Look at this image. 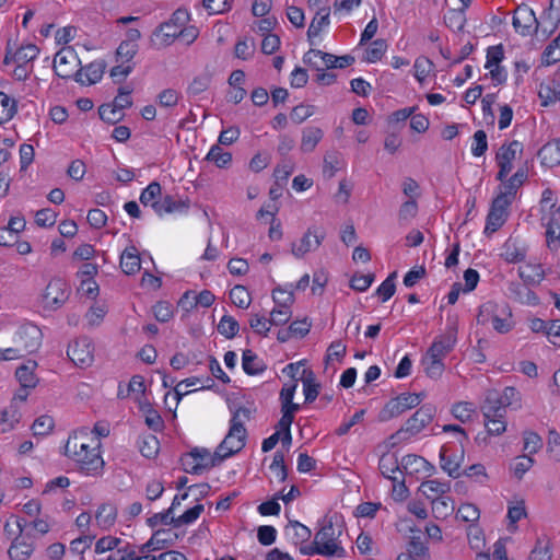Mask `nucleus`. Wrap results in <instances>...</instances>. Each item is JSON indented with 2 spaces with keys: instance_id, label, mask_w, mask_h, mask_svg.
<instances>
[{
  "instance_id": "obj_5",
  "label": "nucleus",
  "mask_w": 560,
  "mask_h": 560,
  "mask_svg": "<svg viewBox=\"0 0 560 560\" xmlns=\"http://www.w3.org/2000/svg\"><path fill=\"white\" fill-rule=\"evenodd\" d=\"M508 407H512L513 409L521 408V394L514 387H505L500 396L497 394H489L485 405L482 406L483 416H505Z\"/></svg>"
},
{
  "instance_id": "obj_27",
  "label": "nucleus",
  "mask_w": 560,
  "mask_h": 560,
  "mask_svg": "<svg viewBox=\"0 0 560 560\" xmlns=\"http://www.w3.org/2000/svg\"><path fill=\"white\" fill-rule=\"evenodd\" d=\"M22 419V412L15 404L7 406L0 411V434L13 431Z\"/></svg>"
},
{
  "instance_id": "obj_13",
  "label": "nucleus",
  "mask_w": 560,
  "mask_h": 560,
  "mask_svg": "<svg viewBox=\"0 0 560 560\" xmlns=\"http://www.w3.org/2000/svg\"><path fill=\"white\" fill-rule=\"evenodd\" d=\"M325 238V233L317 228H308L302 237L293 242L291 253L295 258H303L307 253L317 249Z\"/></svg>"
},
{
  "instance_id": "obj_37",
  "label": "nucleus",
  "mask_w": 560,
  "mask_h": 560,
  "mask_svg": "<svg viewBox=\"0 0 560 560\" xmlns=\"http://www.w3.org/2000/svg\"><path fill=\"white\" fill-rule=\"evenodd\" d=\"M243 370L248 375H257L266 370V364L252 350H245L242 358Z\"/></svg>"
},
{
  "instance_id": "obj_60",
  "label": "nucleus",
  "mask_w": 560,
  "mask_h": 560,
  "mask_svg": "<svg viewBox=\"0 0 560 560\" xmlns=\"http://www.w3.org/2000/svg\"><path fill=\"white\" fill-rule=\"evenodd\" d=\"M54 425V419L50 416L44 415L35 419L32 431L35 436H44L50 433Z\"/></svg>"
},
{
  "instance_id": "obj_19",
  "label": "nucleus",
  "mask_w": 560,
  "mask_h": 560,
  "mask_svg": "<svg viewBox=\"0 0 560 560\" xmlns=\"http://www.w3.org/2000/svg\"><path fill=\"white\" fill-rule=\"evenodd\" d=\"M508 208L509 206L501 203V201H492L491 209L487 215L486 234L497 232L504 224L508 219Z\"/></svg>"
},
{
  "instance_id": "obj_41",
  "label": "nucleus",
  "mask_w": 560,
  "mask_h": 560,
  "mask_svg": "<svg viewBox=\"0 0 560 560\" xmlns=\"http://www.w3.org/2000/svg\"><path fill=\"white\" fill-rule=\"evenodd\" d=\"M502 257L510 264H516L525 259L526 250L516 241L508 240L503 246Z\"/></svg>"
},
{
  "instance_id": "obj_18",
  "label": "nucleus",
  "mask_w": 560,
  "mask_h": 560,
  "mask_svg": "<svg viewBox=\"0 0 560 560\" xmlns=\"http://www.w3.org/2000/svg\"><path fill=\"white\" fill-rule=\"evenodd\" d=\"M560 23V0H551L549 8L542 12L538 20L539 32L548 37Z\"/></svg>"
},
{
  "instance_id": "obj_22",
  "label": "nucleus",
  "mask_w": 560,
  "mask_h": 560,
  "mask_svg": "<svg viewBox=\"0 0 560 560\" xmlns=\"http://www.w3.org/2000/svg\"><path fill=\"white\" fill-rule=\"evenodd\" d=\"M105 67L106 65L103 60L93 61L75 72L77 81L85 85L95 84L103 78Z\"/></svg>"
},
{
  "instance_id": "obj_51",
  "label": "nucleus",
  "mask_w": 560,
  "mask_h": 560,
  "mask_svg": "<svg viewBox=\"0 0 560 560\" xmlns=\"http://www.w3.org/2000/svg\"><path fill=\"white\" fill-rule=\"evenodd\" d=\"M444 21L447 27H450L452 31H463L466 24L464 9L448 10L444 15Z\"/></svg>"
},
{
  "instance_id": "obj_4",
  "label": "nucleus",
  "mask_w": 560,
  "mask_h": 560,
  "mask_svg": "<svg viewBox=\"0 0 560 560\" xmlns=\"http://www.w3.org/2000/svg\"><path fill=\"white\" fill-rule=\"evenodd\" d=\"M477 323L480 325H491L499 334H508L514 327L512 311L509 305L498 304L493 301H488L480 305Z\"/></svg>"
},
{
  "instance_id": "obj_59",
  "label": "nucleus",
  "mask_w": 560,
  "mask_h": 560,
  "mask_svg": "<svg viewBox=\"0 0 560 560\" xmlns=\"http://www.w3.org/2000/svg\"><path fill=\"white\" fill-rule=\"evenodd\" d=\"M425 374L431 378H439L444 372V363L439 359L424 355L422 359Z\"/></svg>"
},
{
  "instance_id": "obj_31",
  "label": "nucleus",
  "mask_w": 560,
  "mask_h": 560,
  "mask_svg": "<svg viewBox=\"0 0 560 560\" xmlns=\"http://www.w3.org/2000/svg\"><path fill=\"white\" fill-rule=\"evenodd\" d=\"M120 267L126 275H135L141 268V259L135 246L127 247L120 255Z\"/></svg>"
},
{
  "instance_id": "obj_24",
  "label": "nucleus",
  "mask_w": 560,
  "mask_h": 560,
  "mask_svg": "<svg viewBox=\"0 0 560 560\" xmlns=\"http://www.w3.org/2000/svg\"><path fill=\"white\" fill-rule=\"evenodd\" d=\"M324 138V130L317 126H306L302 129L300 150L303 153L313 152Z\"/></svg>"
},
{
  "instance_id": "obj_29",
  "label": "nucleus",
  "mask_w": 560,
  "mask_h": 560,
  "mask_svg": "<svg viewBox=\"0 0 560 560\" xmlns=\"http://www.w3.org/2000/svg\"><path fill=\"white\" fill-rule=\"evenodd\" d=\"M450 490V482H443L439 479L423 481L419 487V491L430 501L445 495Z\"/></svg>"
},
{
  "instance_id": "obj_50",
  "label": "nucleus",
  "mask_w": 560,
  "mask_h": 560,
  "mask_svg": "<svg viewBox=\"0 0 560 560\" xmlns=\"http://www.w3.org/2000/svg\"><path fill=\"white\" fill-rule=\"evenodd\" d=\"M388 48L385 39L378 38L371 43L365 50V60L374 63L382 59Z\"/></svg>"
},
{
  "instance_id": "obj_62",
  "label": "nucleus",
  "mask_w": 560,
  "mask_h": 560,
  "mask_svg": "<svg viewBox=\"0 0 560 560\" xmlns=\"http://www.w3.org/2000/svg\"><path fill=\"white\" fill-rule=\"evenodd\" d=\"M98 114L102 120L109 124H116L124 117V113L120 112V109H118L113 103L101 105Z\"/></svg>"
},
{
  "instance_id": "obj_9",
  "label": "nucleus",
  "mask_w": 560,
  "mask_h": 560,
  "mask_svg": "<svg viewBox=\"0 0 560 560\" xmlns=\"http://www.w3.org/2000/svg\"><path fill=\"white\" fill-rule=\"evenodd\" d=\"M522 151L523 144L516 140L501 145L495 155L499 166V172L497 174L498 180L503 182L506 178L513 170V161L522 153Z\"/></svg>"
},
{
  "instance_id": "obj_23",
  "label": "nucleus",
  "mask_w": 560,
  "mask_h": 560,
  "mask_svg": "<svg viewBox=\"0 0 560 560\" xmlns=\"http://www.w3.org/2000/svg\"><path fill=\"white\" fill-rule=\"evenodd\" d=\"M378 469L381 474L389 480H393V477L404 476L401 462L399 463L395 453H384L380 458Z\"/></svg>"
},
{
  "instance_id": "obj_40",
  "label": "nucleus",
  "mask_w": 560,
  "mask_h": 560,
  "mask_svg": "<svg viewBox=\"0 0 560 560\" xmlns=\"http://www.w3.org/2000/svg\"><path fill=\"white\" fill-rule=\"evenodd\" d=\"M212 77L209 72H202L196 75L187 86V94L191 97H198L210 86Z\"/></svg>"
},
{
  "instance_id": "obj_42",
  "label": "nucleus",
  "mask_w": 560,
  "mask_h": 560,
  "mask_svg": "<svg viewBox=\"0 0 560 560\" xmlns=\"http://www.w3.org/2000/svg\"><path fill=\"white\" fill-rule=\"evenodd\" d=\"M140 453L147 458H154L160 451V442L153 434H143L138 440Z\"/></svg>"
},
{
  "instance_id": "obj_12",
  "label": "nucleus",
  "mask_w": 560,
  "mask_h": 560,
  "mask_svg": "<svg viewBox=\"0 0 560 560\" xmlns=\"http://www.w3.org/2000/svg\"><path fill=\"white\" fill-rule=\"evenodd\" d=\"M218 463L220 462L215 453L211 455L206 448H195L188 454L184 466L187 472L199 475L203 470L215 466Z\"/></svg>"
},
{
  "instance_id": "obj_8",
  "label": "nucleus",
  "mask_w": 560,
  "mask_h": 560,
  "mask_svg": "<svg viewBox=\"0 0 560 560\" xmlns=\"http://www.w3.org/2000/svg\"><path fill=\"white\" fill-rule=\"evenodd\" d=\"M42 330L32 323L22 324L15 331L13 341L19 345L25 353L37 351L42 345Z\"/></svg>"
},
{
  "instance_id": "obj_43",
  "label": "nucleus",
  "mask_w": 560,
  "mask_h": 560,
  "mask_svg": "<svg viewBox=\"0 0 560 560\" xmlns=\"http://www.w3.org/2000/svg\"><path fill=\"white\" fill-rule=\"evenodd\" d=\"M527 516L525 502L523 500H516L512 502L508 508V520H509V530H516V523L522 518Z\"/></svg>"
},
{
  "instance_id": "obj_44",
  "label": "nucleus",
  "mask_w": 560,
  "mask_h": 560,
  "mask_svg": "<svg viewBox=\"0 0 560 560\" xmlns=\"http://www.w3.org/2000/svg\"><path fill=\"white\" fill-rule=\"evenodd\" d=\"M36 362L31 364L21 365L16 369L15 376L24 388H34L37 384V378L34 374Z\"/></svg>"
},
{
  "instance_id": "obj_46",
  "label": "nucleus",
  "mask_w": 560,
  "mask_h": 560,
  "mask_svg": "<svg viewBox=\"0 0 560 560\" xmlns=\"http://www.w3.org/2000/svg\"><path fill=\"white\" fill-rule=\"evenodd\" d=\"M206 160L214 163L219 168H225L232 162V154L224 151L219 144H213L207 153Z\"/></svg>"
},
{
  "instance_id": "obj_7",
  "label": "nucleus",
  "mask_w": 560,
  "mask_h": 560,
  "mask_svg": "<svg viewBox=\"0 0 560 560\" xmlns=\"http://www.w3.org/2000/svg\"><path fill=\"white\" fill-rule=\"evenodd\" d=\"M422 401V396L415 393H402L392 398L380 411V421L386 422L400 416L409 409L417 407Z\"/></svg>"
},
{
  "instance_id": "obj_33",
  "label": "nucleus",
  "mask_w": 560,
  "mask_h": 560,
  "mask_svg": "<svg viewBox=\"0 0 560 560\" xmlns=\"http://www.w3.org/2000/svg\"><path fill=\"white\" fill-rule=\"evenodd\" d=\"M284 534L294 545L305 542L312 536L311 529L298 521H290Z\"/></svg>"
},
{
  "instance_id": "obj_52",
  "label": "nucleus",
  "mask_w": 560,
  "mask_h": 560,
  "mask_svg": "<svg viewBox=\"0 0 560 560\" xmlns=\"http://www.w3.org/2000/svg\"><path fill=\"white\" fill-rule=\"evenodd\" d=\"M433 68L434 65L429 58L424 56L418 57L413 63L415 78L419 83H423Z\"/></svg>"
},
{
  "instance_id": "obj_61",
  "label": "nucleus",
  "mask_w": 560,
  "mask_h": 560,
  "mask_svg": "<svg viewBox=\"0 0 560 560\" xmlns=\"http://www.w3.org/2000/svg\"><path fill=\"white\" fill-rule=\"evenodd\" d=\"M560 61V42L555 38L544 50L541 56V65L551 66Z\"/></svg>"
},
{
  "instance_id": "obj_20",
  "label": "nucleus",
  "mask_w": 560,
  "mask_h": 560,
  "mask_svg": "<svg viewBox=\"0 0 560 560\" xmlns=\"http://www.w3.org/2000/svg\"><path fill=\"white\" fill-rule=\"evenodd\" d=\"M401 468L404 475L419 476L429 475L433 469V466L422 456L408 454L401 459Z\"/></svg>"
},
{
  "instance_id": "obj_10",
  "label": "nucleus",
  "mask_w": 560,
  "mask_h": 560,
  "mask_svg": "<svg viewBox=\"0 0 560 560\" xmlns=\"http://www.w3.org/2000/svg\"><path fill=\"white\" fill-rule=\"evenodd\" d=\"M68 298L67 282L61 278H54L48 282L43 293V304L45 308L56 310L65 304Z\"/></svg>"
},
{
  "instance_id": "obj_34",
  "label": "nucleus",
  "mask_w": 560,
  "mask_h": 560,
  "mask_svg": "<svg viewBox=\"0 0 560 560\" xmlns=\"http://www.w3.org/2000/svg\"><path fill=\"white\" fill-rule=\"evenodd\" d=\"M292 317V301L291 298H287L280 304H275V307L270 312V322L273 326H281L287 324Z\"/></svg>"
},
{
  "instance_id": "obj_25",
  "label": "nucleus",
  "mask_w": 560,
  "mask_h": 560,
  "mask_svg": "<svg viewBox=\"0 0 560 560\" xmlns=\"http://www.w3.org/2000/svg\"><path fill=\"white\" fill-rule=\"evenodd\" d=\"M538 158L544 166L555 167L560 165V139L544 144L538 151Z\"/></svg>"
},
{
  "instance_id": "obj_64",
  "label": "nucleus",
  "mask_w": 560,
  "mask_h": 560,
  "mask_svg": "<svg viewBox=\"0 0 560 560\" xmlns=\"http://www.w3.org/2000/svg\"><path fill=\"white\" fill-rule=\"evenodd\" d=\"M467 538L471 549L480 551L485 546V536L481 528L471 524L467 530Z\"/></svg>"
},
{
  "instance_id": "obj_14",
  "label": "nucleus",
  "mask_w": 560,
  "mask_h": 560,
  "mask_svg": "<svg viewBox=\"0 0 560 560\" xmlns=\"http://www.w3.org/2000/svg\"><path fill=\"white\" fill-rule=\"evenodd\" d=\"M457 327L455 323L447 326L446 332L443 336L435 338L431 347L427 351V355L439 359L441 361L453 350L457 341Z\"/></svg>"
},
{
  "instance_id": "obj_47",
  "label": "nucleus",
  "mask_w": 560,
  "mask_h": 560,
  "mask_svg": "<svg viewBox=\"0 0 560 560\" xmlns=\"http://www.w3.org/2000/svg\"><path fill=\"white\" fill-rule=\"evenodd\" d=\"M431 504L433 516L439 520L446 518L454 511L451 499L445 495L431 501Z\"/></svg>"
},
{
  "instance_id": "obj_30",
  "label": "nucleus",
  "mask_w": 560,
  "mask_h": 560,
  "mask_svg": "<svg viewBox=\"0 0 560 560\" xmlns=\"http://www.w3.org/2000/svg\"><path fill=\"white\" fill-rule=\"evenodd\" d=\"M330 24V9L329 7H323L319 8L315 16L313 18L308 30H307V37L310 40H312L314 37L319 36L320 32L328 27Z\"/></svg>"
},
{
  "instance_id": "obj_63",
  "label": "nucleus",
  "mask_w": 560,
  "mask_h": 560,
  "mask_svg": "<svg viewBox=\"0 0 560 560\" xmlns=\"http://www.w3.org/2000/svg\"><path fill=\"white\" fill-rule=\"evenodd\" d=\"M418 213V203L416 199H408L405 201L398 211V220L400 223H408Z\"/></svg>"
},
{
  "instance_id": "obj_17",
  "label": "nucleus",
  "mask_w": 560,
  "mask_h": 560,
  "mask_svg": "<svg viewBox=\"0 0 560 560\" xmlns=\"http://www.w3.org/2000/svg\"><path fill=\"white\" fill-rule=\"evenodd\" d=\"M434 413L433 406L423 405L406 421L401 431L411 435L418 434L432 421Z\"/></svg>"
},
{
  "instance_id": "obj_53",
  "label": "nucleus",
  "mask_w": 560,
  "mask_h": 560,
  "mask_svg": "<svg viewBox=\"0 0 560 560\" xmlns=\"http://www.w3.org/2000/svg\"><path fill=\"white\" fill-rule=\"evenodd\" d=\"M230 299L235 306L243 310L248 308L252 302L249 292L243 285H235L230 291Z\"/></svg>"
},
{
  "instance_id": "obj_57",
  "label": "nucleus",
  "mask_w": 560,
  "mask_h": 560,
  "mask_svg": "<svg viewBox=\"0 0 560 560\" xmlns=\"http://www.w3.org/2000/svg\"><path fill=\"white\" fill-rule=\"evenodd\" d=\"M441 467L447 472L450 477L457 478L459 477V463L456 456L452 454H447L446 451H441Z\"/></svg>"
},
{
  "instance_id": "obj_26",
  "label": "nucleus",
  "mask_w": 560,
  "mask_h": 560,
  "mask_svg": "<svg viewBox=\"0 0 560 560\" xmlns=\"http://www.w3.org/2000/svg\"><path fill=\"white\" fill-rule=\"evenodd\" d=\"M188 208L189 203L187 201L172 195H165L162 197L155 213L160 217L172 213H185L188 211Z\"/></svg>"
},
{
  "instance_id": "obj_21",
  "label": "nucleus",
  "mask_w": 560,
  "mask_h": 560,
  "mask_svg": "<svg viewBox=\"0 0 560 560\" xmlns=\"http://www.w3.org/2000/svg\"><path fill=\"white\" fill-rule=\"evenodd\" d=\"M544 220L546 226V243L550 250H557L560 247V212L550 211V214Z\"/></svg>"
},
{
  "instance_id": "obj_36",
  "label": "nucleus",
  "mask_w": 560,
  "mask_h": 560,
  "mask_svg": "<svg viewBox=\"0 0 560 560\" xmlns=\"http://www.w3.org/2000/svg\"><path fill=\"white\" fill-rule=\"evenodd\" d=\"M520 277L529 284H538L545 277L544 269L539 264L527 262L518 267Z\"/></svg>"
},
{
  "instance_id": "obj_32",
  "label": "nucleus",
  "mask_w": 560,
  "mask_h": 560,
  "mask_svg": "<svg viewBox=\"0 0 560 560\" xmlns=\"http://www.w3.org/2000/svg\"><path fill=\"white\" fill-rule=\"evenodd\" d=\"M162 199V187L158 182L150 183L140 195V202L156 212Z\"/></svg>"
},
{
  "instance_id": "obj_58",
  "label": "nucleus",
  "mask_w": 560,
  "mask_h": 560,
  "mask_svg": "<svg viewBox=\"0 0 560 560\" xmlns=\"http://www.w3.org/2000/svg\"><path fill=\"white\" fill-rule=\"evenodd\" d=\"M530 560H551V546L548 540L537 538L535 547L533 548Z\"/></svg>"
},
{
  "instance_id": "obj_15",
  "label": "nucleus",
  "mask_w": 560,
  "mask_h": 560,
  "mask_svg": "<svg viewBox=\"0 0 560 560\" xmlns=\"http://www.w3.org/2000/svg\"><path fill=\"white\" fill-rule=\"evenodd\" d=\"M67 354L77 366L86 368L94 360L93 345L88 338L77 339L69 345Z\"/></svg>"
},
{
  "instance_id": "obj_6",
  "label": "nucleus",
  "mask_w": 560,
  "mask_h": 560,
  "mask_svg": "<svg viewBox=\"0 0 560 560\" xmlns=\"http://www.w3.org/2000/svg\"><path fill=\"white\" fill-rule=\"evenodd\" d=\"M189 18L190 15L187 10L177 9L171 19L161 24L154 33L160 45L170 46L177 38L178 32L188 23Z\"/></svg>"
},
{
  "instance_id": "obj_45",
  "label": "nucleus",
  "mask_w": 560,
  "mask_h": 560,
  "mask_svg": "<svg viewBox=\"0 0 560 560\" xmlns=\"http://www.w3.org/2000/svg\"><path fill=\"white\" fill-rule=\"evenodd\" d=\"M33 546L26 541L14 539L8 550L10 560H28L33 553Z\"/></svg>"
},
{
  "instance_id": "obj_38",
  "label": "nucleus",
  "mask_w": 560,
  "mask_h": 560,
  "mask_svg": "<svg viewBox=\"0 0 560 560\" xmlns=\"http://www.w3.org/2000/svg\"><path fill=\"white\" fill-rule=\"evenodd\" d=\"M302 383L305 402H313L317 398L320 388L315 374L311 370H303Z\"/></svg>"
},
{
  "instance_id": "obj_55",
  "label": "nucleus",
  "mask_w": 560,
  "mask_h": 560,
  "mask_svg": "<svg viewBox=\"0 0 560 560\" xmlns=\"http://www.w3.org/2000/svg\"><path fill=\"white\" fill-rule=\"evenodd\" d=\"M535 460L529 455L518 456L511 465L513 476L521 480L523 476L533 467Z\"/></svg>"
},
{
  "instance_id": "obj_35",
  "label": "nucleus",
  "mask_w": 560,
  "mask_h": 560,
  "mask_svg": "<svg viewBox=\"0 0 560 560\" xmlns=\"http://www.w3.org/2000/svg\"><path fill=\"white\" fill-rule=\"evenodd\" d=\"M171 534L168 530H156L152 537L140 547V552H149L151 550H161L172 545Z\"/></svg>"
},
{
  "instance_id": "obj_28",
  "label": "nucleus",
  "mask_w": 560,
  "mask_h": 560,
  "mask_svg": "<svg viewBox=\"0 0 560 560\" xmlns=\"http://www.w3.org/2000/svg\"><path fill=\"white\" fill-rule=\"evenodd\" d=\"M117 520V508L112 503H103L101 504L95 513V523L96 525L103 529H110Z\"/></svg>"
},
{
  "instance_id": "obj_54",
  "label": "nucleus",
  "mask_w": 560,
  "mask_h": 560,
  "mask_svg": "<svg viewBox=\"0 0 560 560\" xmlns=\"http://www.w3.org/2000/svg\"><path fill=\"white\" fill-rule=\"evenodd\" d=\"M203 511H205L203 504H200V503L196 504L195 506L188 509L182 515L176 517V520H174V527H180L184 525H190V524L195 523L199 518V516L201 515V513Z\"/></svg>"
},
{
  "instance_id": "obj_11",
  "label": "nucleus",
  "mask_w": 560,
  "mask_h": 560,
  "mask_svg": "<svg viewBox=\"0 0 560 560\" xmlns=\"http://www.w3.org/2000/svg\"><path fill=\"white\" fill-rule=\"evenodd\" d=\"M513 27L522 36L539 32L538 19L535 12L526 4L518 5L513 15Z\"/></svg>"
},
{
  "instance_id": "obj_56",
  "label": "nucleus",
  "mask_w": 560,
  "mask_h": 560,
  "mask_svg": "<svg viewBox=\"0 0 560 560\" xmlns=\"http://www.w3.org/2000/svg\"><path fill=\"white\" fill-rule=\"evenodd\" d=\"M238 330L240 325L237 320L230 315H224L218 324V331L229 339L234 338Z\"/></svg>"
},
{
  "instance_id": "obj_48",
  "label": "nucleus",
  "mask_w": 560,
  "mask_h": 560,
  "mask_svg": "<svg viewBox=\"0 0 560 560\" xmlns=\"http://www.w3.org/2000/svg\"><path fill=\"white\" fill-rule=\"evenodd\" d=\"M18 105L15 100L0 92V125L9 121L15 115Z\"/></svg>"
},
{
  "instance_id": "obj_1",
  "label": "nucleus",
  "mask_w": 560,
  "mask_h": 560,
  "mask_svg": "<svg viewBox=\"0 0 560 560\" xmlns=\"http://www.w3.org/2000/svg\"><path fill=\"white\" fill-rule=\"evenodd\" d=\"M101 441L85 430L71 434L65 445V454L73 460L78 469L88 476L98 475L104 467L101 455Z\"/></svg>"
},
{
  "instance_id": "obj_39",
  "label": "nucleus",
  "mask_w": 560,
  "mask_h": 560,
  "mask_svg": "<svg viewBox=\"0 0 560 560\" xmlns=\"http://www.w3.org/2000/svg\"><path fill=\"white\" fill-rule=\"evenodd\" d=\"M38 52H39V50L35 45L28 44V45L20 47L13 54L12 57L7 55L4 58V62L5 63L14 62V63L27 65L30 61H32L33 59H35L37 57Z\"/></svg>"
},
{
  "instance_id": "obj_3",
  "label": "nucleus",
  "mask_w": 560,
  "mask_h": 560,
  "mask_svg": "<svg viewBox=\"0 0 560 560\" xmlns=\"http://www.w3.org/2000/svg\"><path fill=\"white\" fill-rule=\"evenodd\" d=\"M341 528L334 526L332 522L324 523L315 534L312 544L302 546L300 551L305 556L319 555L326 558H342L346 555L339 537Z\"/></svg>"
},
{
  "instance_id": "obj_49",
  "label": "nucleus",
  "mask_w": 560,
  "mask_h": 560,
  "mask_svg": "<svg viewBox=\"0 0 560 560\" xmlns=\"http://www.w3.org/2000/svg\"><path fill=\"white\" fill-rule=\"evenodd\" d=\"M453 416L465 423L472 419L476 413V406L469 401H459L452 407Z\"/></svg>"
},
{
  "instance_id": "obj_16",
  "label": "nucleus",
  "mask_w": 560,
  "mask_h": 560,
  "mask_svg": "<svg viewBox=\"0 0 560 560\" xmlns=\"http://www.w3.org/2000/svg\"><path fill=\"white\" fill-rule=\"evenodd\" d=\"M79 59L72 49L63 48L58 51L54 59V70L60 78H71L77 71Z\"/></svg>"
},
{
  "instance_id": "obj_2",
  "label": "nucleus",
  "mask_w": 560,
  "mask_h": 560,
  "mask_svg": "<svg viewBox=\"0 0 560 560\" xmlns=\"http://www.w3.org/2000/svg\"><path fill=\"white\" fill-rule=\"evenodd\" d=\"M250 409L238 407L233 411L229 432L215 450V456L222 462L241 452L247 439L245 423L250 419Z\"/></svg>"
}]
</instances>
